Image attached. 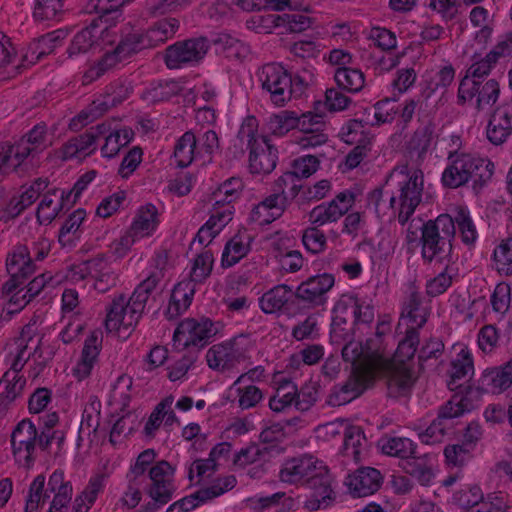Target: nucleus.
I'll use <instances>...</instances> for the list:
<instances>
[{"label":"nucleus","mask_w":512,"mask_h":512,"mask_svg":"<svg viewBox=\"0 0 512 512\" xmlns=\"http://www.w3.org/2000/svg\"><path fill=\"white\" fill-rule=\"evenodd\" d=\"M63 0H36L33 17L36 21L58 20L63 14Z\"/></svg>","instance_id":"62"},{"label":"nucleus","mask_w":512,"mask_h":512,"mask_svg":"<svg viewBox=\"0 0 512 512\" xmlns=\"http://www.w3.org/2000/svg\"><path fill=\"white\" fill-rule=\"evenodd\" d=\"M362 128L360 121L352 120L347 124V133L344 134L346 143H357L346 156V165L350 169L357 167L371 150V138L363 136Z\"/></svg>","instance_id":"31"},{"label":"nucleus","mask_w":512,"mask_h":512,"mask_svg":"<svg viewBox=\"0 0 512 512\" xmlns=\"http://www.w3.org/2000/svg\"><path fill=\"white\" fill-rule=\"evenodd\" d=\"M297 114L284 110L273 114L267 121L268 131L275 136H283L293 129H297Z\"/></svg>","instance_id":"60"},{"label":"nucleus","mask_w":512,"mask_h":512,"mask_svg":"<svg viewBox=\"0 0 512 512\" xmlns=\"http://www.w3.org/2000/svg\"><path fill=\"white\" fill-rule=\"evenodd\" d=\"M319 469L323 471V462L305 454L286 460L279 471V478L284 483L306 485Z\"/></svg>","instance_id":"16"},{"label":"nucleus","mask_w":512,"mask_h":512,"mask_svg":"<svg viewBox=\"0 0 512 512\" xmlns=\"http://www.w3.org/2000/svg\"><path fill=\"white\" fill-rule=\"evenodd\" d=\"M163 278V272L154 270L135 288L131 295V300H133L132 314H138L140 310L144 311L150 294L160 285Z\"/></svg>","instance_id":"43"},{"label":"nucleus","mask_w":512,"mask_h":512,"mask_svg":"<svg viewBox=\"0 0 512 512\" xmlns=\"http://www.w3.org/2000/svg\"><path fill=\"white\" fill-rule=\"evenodd\" d=\"M334 79L338 87L350 93L361 91L365 85V77L361 70L349 67L337 68Z\"/></svg>","instance_id":"53"},{"label":"nucleus","mask_w":512,"mask_h":512,"mask_svg":"<svg viewBox=\"0 0 512 512\" xmlns=\"http://www.w3.org/2000/svg\"><path fill=\"white\" fill-rule=\"evenodd\" d=\"M421 255L431 263L450 261L456 228L453 217L441 214L421 225Z\"/></svg>","instance_id":"5"},{"label":"nucleus","mask_w":512,"mask_h":512,"mask_svg":"<svg viewBox=\"0 0 512 512\" xmlns=\"http://www.w3.org/2000/svg\"><path fill=\"white\" fill-rule=\"evenodd\" d=\"M335 278L330 273L318 274L302 282L295 291V297L314 306L326 302V293L334 286Z\"/></svg>","instance_id":"24"},{"label":"nucleus","mask_w":512,"mask_h":512,"mask_svg":"<svg viewBox=\"0 0 512 512\" xmlns=\"http://www.w3.org/2000/svg\"><path fill=\"white\" fill-rule=\"evenodd\" d=\"M335 312L338 314H347L350 312L354 317V323L369 325L374 320V307L369 301L359 299L354 294H344L335 305Z\"/></svg>","instance_id":"33"},{"label":"nucleus","mask_w":512,"mask_h":512,"mask_svg":"<svg viewBox=\"0 0 512 512\" xmlns=\"http://www.w3.org/2000/svg\"><path fill=\"white\" fill-rule=\"evenodd\" d=\"M258 79L262 89L269 94L270 100L277 106H283L293 94L294 82L297 85L300 80L292 79L287 70L279 64H266L258 73Z\"/></svg>","instance_id":"7"},{"label":"nucleus","mask_w":512,"mask_h":512,"mask_svg":"<svg viewBox=\"0 0 512 512\" xmlns=\"http://www.w3.org/2000/svg\"><path fill=\"white\" fill-rule=\"evenodd\" d=\"M494 164L487 158L465 152H450L448 165L441 177L442 184L451 189L472 181L475 191L481 190L493 176Z\"/></svg>","instance_id":"1"},{"label":"nucleus","mask_w":512,"mask_h":512,"mask_svg":"<svg viewBox=\"0 0 512 512\" xmlns=\"http://www.w3.org/2000/svg\"><path fill=\"white\" fill-rule=\"evenodd\" d=\"M93 134V145L100 139L104 140L101 147L103 157L112 158L116 156L121 148L128 145L133 139L134 133L130 128L117 129L111 123L103 122L91 127Z\"/></svg>","instance_id":"19"},{"label":"nucleus","mask_w":512,"mask_h":512,"mask_svg":"<svg viewBox=\"0 0 512 512\" xmlns=\"http://www.w3.org/2000/svg\"><path fill=\"white\" fill-rule=\"evenodd\" d=\"M64 37L65 33L62 30H55L39 37L29 44L26 53L23 55V60L27 64H35L44 56L52 53L58 42Z\"/></svg>","instance_id":"39"},{"label":"nucleus","mask_w":512,"mask_h":512,"mask_svg":"<svg viewBox=\"0 0 512 512\" xmlns=\"http://www.w3.org/2000/svg\"><path fill=\"white\" fill-rule=\"evenodd\" d=\"M266 20L275 26H284L293 33L302 32L311 27L313 20L301 13H291L283 15H268Z\"/></svg>","instance_id":"58"},{"label":"nucleus","mask_w":512,"mask_h":512,"mask_svg":"<svg viewBox=\"0 0 512 512\" xmlns=\"http://www.w3.org/2000/svg\"><path fill=\"white\" fill-rule=\"evenodd\" d=\"M102 347V335L99 331H93L85 339L81 356L72 370L73 376L79 381L88 378L94 366L98 362V357Z\"/></svg>","instance_id":"29"},{"label":"nucleus","mask_w":512,"mask_h":512,"mask_svg":"<svg viewBox=\"0 0 512 512\" xmlns=\"http://www.w3.org/2000/svg\"><path fill=\"white\" fill-rule=\"evenodd\" d=\"M444 348V343L440 338L430 337L426 340L418 352L419 368L424 370L435 366L443 356Z\"/></svg>","instance_id":"56"},{"label":"nucleus","mask_w":512,"mask_h":512,"mask_svg":"<svg viewBox=\"0 0 512 512\" xmlns=\"http://www.w3.org/2000/svg\"><path fill=\"white\" fill-rule=\"evenodd\" d=\"M6 269L10 279L3 285V291L11 294L35 272L31 252L26 245H16L6 258Z\"/></svg>","instance_id":"14"},{"label":"nucleus","mask_w":512,"mask_h":512,"mask_svg":"<svg viewBox=\"0 0 512 512\" xmlns=\"http://www.w3.org/2000/svg\"><path fill=\"white\" fill-rule=\"evenodd\" d=\"M208 366L219 372H229L243 360V353L234 341H226L210 347L206 353Z\"/></svg>","instance_id":"23"},{"label":"nucleus","mask_w":512,"mask_h":512,"mask_svg":"<svg viewBox=\"0 0 512 512\" xmlns=\"http://www.w3.org/2000/svg\"><path fill=\"white\" fill-rule=\"evenodd\" d=\"M236 484L237 480L234 475L218 477L208 486L202 487L191 495L179 500L178 503L180 504V509L184 512H189L200 504L212 501L213 499L232 490Z\"/></svg>","instance_id":"21"},{"label":"nucleus","mask_w":512,"mask_h":512,"mask_svg":"<svg viewBox=\"0 0 512 512\" xmlns=\"http://www.w3.org/2000/svg\"><path fill=\"white\" fill-rule=\"evenodd\" d=\"M499 95L500 85L497 80L483 81L463 77L458 87L457 104L465 105L476 99V109L481 111L494 105L498 101Z\"/></svg>","instance_id":"8"},{"label":"nucleus","mask_w":512,"mask_h":512,"mask_svg":"<svg viewBox=\"0 0 512 512\" xmlns=\"http://www.w3.org/2000/svg\"><path fill=\"white\" fill-rule=\"evenodd\" d=\"M218 332L215 324L208 318H187L180 322L173 334L174 342L187 347L204 346Z\"/></svg>","instance_id":"13"},{"label":"nucleus","mask_w":512,"mask_h":512,"mask_svg":"<svg viewBox=\"0 0 512 512\" xmlns=\"http://www.w3.org/2000/svg\"><path fill=\"white\" fill-rule=\"evenodd\" d=\"M213 262L214 258L210 250L198 254L192 263L189 281L194 284L202 283L211 274Z\"/></svg>","instance_id":"63"},{"label":"nucleus","mask_w":512,"mask_h":512,"mask_svg":"<svg viewBox=\"0 0 512 512\" xmlns=\"http://www.w3.org/2000/svg\"><path fill=\"white\" fill-rule=\"evenodd\" d=\"M102 30L99 29L97 20H93L90 25L77 32L67 49L69 57L87 53L98 41Z\"/></svg>","instance_id":"42"},{"label":"nucleus","mask_w":512,"mask_h":512,"mask_svg":"<svg viewBox=\"0 0 512 512\" xmlns=\"http://www.w3.org/2000/svg\"><path fill=\"white\" fill-rule=\"evenodd\" d=\"M288 204L287 195L272 193L253 207L249 220L259 226L270 224L282 216Z\"/></svg>","instance_id":"26"},{"label":"nucleus","mask_w":512,"mask_h":512,"mask_svg":"<svg viewBox=\"0 0 512 512\" xmlns=\"http://www.w3.org/2000/svg\"><path fill=\"white\" fill-rule=\"evenodd\" d=\"M343 447L347 457H352L355 462L362 459L366 448V438L359 427L348 426L343 437Z\"/></svg>","instance_id":"55"},{"label":"nucleus","mask_w":512,"mask_h":512,"mask_svg":"<svg viewBox=\"0 0 512 512\" xmlns=\"http://www.w3.org/2000/svg\"><path fill=\"white\" fill-rule=\"evenodd\" d=\"M46 477L43 474L37 475L29 485L25 496L24 512H40L49 499L48 487L45 488Z\"/></svg>","instance_id":"49"},{"label":"nucleus","mask_w":512,"mask_h":512,"mask_svg":"<svg viewBox=\"0 0 512 512\" xmlns=\"http://www.w3.org/2000/svg\"><path fill=\"white\" fill-rule=\"evenodd\" d=\"M385 369L389 370L386 381L388 397L393 399L408 397L416 381L410 365L391 362Z\"/></svg>","instance_id":"25"},{"label":"nucleus","mask_w":512,"mask_h":512,"mask_svg":"<svg viewBox=\"0 0 512 512\" xmlns=\"http://www.w3.org/2000/svg\"><path fill=\"white\" fill-rule=\"evenodd\" d=\"M374 379V372L371 367L355 368L344 384L332 389L328 397V403L332 406L349 403L360 396L373 383Z\"/></svg>","instance_id":"10"},{"label":"nucleus","mask_w":512,"mask_h":512,"mask_svg":"<svg viewBox=\"0 0 512 512\" xmlns=\"http://www.w3.org/2000/svg\"><path fill=\"white\" fill-rule=\"evenodd\" d=\"M196 147V136L192 131L185 132L177 140L174 147V158L179 167H187L196 157H199Z\"/></svg>","instance_id":"52"},{"label":"nucleus","mask_w":512,"mask_h":512,"mask_svg":"<svg viewBox=\"0 0 512 512\" xmlns=\"http://www.w3.org/2000/svg\"><path fill=\"white\" fill-rule=\"evenodd\" d=\"M474 374V363L472 353L467 347H461L456 357L452 359L448 371V387L454 391L460 389L464 382H467Z\"/></svg>","instance_id":"35"},{"label":"nucleus","mask_w":512,"mask_h":512,"mask_svg":"<svg viewBox=\"0 0 512 512\" xmlns=\"http://www.w3.org/2000/svg\"><path fill=\"white\" fill-rule=\"evenodd\" d=\"M91 278L93 287L100 293H105L117 283V273L104 255H98L90 259Z\"/></svg>","instance_id":"37"},{"label":"nucleus","mask_w":512,"mask_h":512,"mask_svg":"<svg viewBox=\"0 0 512 512\" xmlns=\"http://www.w3.org/2000/svg\"><path fill=\"white\" fill-rule=\"evenodd\" d=\"M403 470L422 486H430L435 478V463L432 456L424 454L410 458L402 463Z\"/></svg>","instance_id":"36"},{"label":"nucleus","mask_w":512,"mask_h":512,"mask_svg":"<svg viewBox=\"0 0 512 512\" xmlns=\"http://www.w3.org/2000/svg\"><path fill=\"white\" fill-rule=\"evenodd\" d=\"M354 203V195L349 191L340 192L327 203L314 207L309 213V221L317 227L338 221Z\"/></svg>","instance_id":"20"},{"label":"nucleus","mask_w":512,"mask_h":512,"mask_svg":"<svg viewBox=\"0 0 512 512\" xmlns=\"http://www.w3.org/2000/svg\"><path fill=\"white\" fill-rule=\"evenodd\" d=\"M37 442V429L29 419L20 421L11 435L14 458L20 465L29 467L33 462V453Z\"/></svg>","instance_id":"17"},{"label":"nucleus","mask_w":512,"mask_h":512,"mask_svg":"<svg viewBox=\"0 0 512 512\" xmlns=\"http://www.w3.org/2000/svg\"><path fill=\"white\" fill-rule=\"evenodd\" d=\"M429 309L423 304V299L418 290L411 286L404 302L402 318L409 328L419 330L427 322Z\"/></svg>","instance_id":"34"},{"label":"nucleus","mask_w":512,"mask_h":512,"mask_svg":"<svg viewBox=\"0 0 512 512\" xmlns=\"http://www.w3.org/2000/svg\"><path fill=\"white\" fill-rule=\"evenodd\" d=\"M418 344L419 330L407 327L405 337L399 342L394 358L391 357V362L406 363L405 360H410L415 355Z\"/></svg>","instance_id":"59"},{"label":"nucleus","mask_w":512,"mask_h":512,"mask_svg":"<svg viewBox=\"0 0 512 512\" xmlns=\"http://www.w3.org/2000/svg\"><path fill=\"white\" fill-rule=\"evenodd\" d=\"M178 28L179 21L176 18H165L156 22L143 33L148 48L156 47L166 42L175 35Z\"/></svg>","instance_id":"48"},{"label":"nucleus","mask_w":512,"mask_h":512,"mask_svg":"<svg viewBox=\"0 0 512 512\" xmlns=\"http://www.w3.org/2000/svg\"><path fill=\"white\" fill-rule=\"evenodd\" d=\"M53 143V133H49L45 122H39L17 142L0 145V175L26 166V160H33Z\"/></svg>","instance_id":"2"},{"label":"nucleus","mask_w":512,"mask_h":512,"mask_svg":"<svg viewBox=\"0 0 512 512\" xmlns=\"http://www.w3.org/2000/svg\"><path fill=\"white\" fill-rule=\"evenodd\" d=\"M205 37L177 41L165 50L164 61L169 69H180L200 62L209 50Z\"/></svg>","instance_id":"9"},{"label":"nucleus","mask_w":512,"mask_h":512,"mask_svg":"<svg viewBox=\"0 0 512 512\" xmlns=\"http://www.w3.org/2000/svg\"><path fill=\"white\" fill-rule=\"evenodd\" d=\"M512 134V105L498 106L490 116L486 135L494 145H501Z\"/></svg>","instance_id":"30"},{"label":"nucleus","mask_w":512,"mask_h":512,"mask_svg":"<svg viewBox=\"0 0 512 512\" xmlns=\"http://www.w3.org/2000/svg\"><path fill=\"white\" fill-rule=\"evenodd\" d=\"M130 1L131 0H89L85 6V11L90 14H98L101 21L105 19V21L108 22L110 15L112 20L118 18L121 15V7Z\"/></svg>","instance_id":"57"},{"label":"nucleus","mask_w":512,"mask_h":512,"mask_svg":"<svg viewBox=\"0 0 512 512\" xmlns=\"http://www.w3.org/2000/svg\"><path fill=\"white\" fill-rule=\"evenodd\" d=\"M133 300L125 294L115 295L106 308L105 328L108 332H119L121 329L131 331L142 317L143 310L132 314Z\"/></svg>","instance_id":"11"},{"label":"nucleus","mask_w":512,"mask_h":512,"mask_svg":"<svg viewBox=\"0 0 512 512\" xmlns=\"http://www.w3.org/2000/svg\"><path fill=\"white\" fill-rule=\"evenodd\" d=\"M398 178L397 190L390 197V207L398 212V222L405 225L421 203L424 175L421 169L402 165L394 168L391 177Z\"/></svg>","instance_id":"4"},{"label":"nucleus","mask_w":512,"mask_h":512,"mask_svg":"<svg viewBox=\"0 0 512 512\" xmlns=\"http://www.w3.org/2000/svg\"><path fill=\"white\" fill-rule=\"evenodd\" d=\"M85 217L86 212L81 208L75 210L71 215H69L59 231V242L62 243V245L65 246L73 244L74 239L72 235L77 233Z\"/></svg>","instance_id":"64"},{"label":"nucleus","mask_w":512,"mask_h":512,"mask_svg":"<svg viewBox=\"0 0 512 512\" xmlns=\"http://www.w3.org/2000/svg\"><path fill=\"white\" fill-rule=\"evenodd\" d=\"M96 146L93 145V134L91 128L85 133L69 139L61 148L55 151V155L62 161L73 158H84L90 155Z\"/></svg>","instance_id":"38"},{"label":"nucleus","mask_w":512,"mask_h":512,"mask_svg":"<svg viewBox=\"0 0 512 512\" xmlns=\"http://www.w3.org/2000/svg\"><path fill=\"white\" fill-rule=\"evenodd\" d=\"M148 48L144 34L133 31L125 35L113 51L106 52L108 56H113L115 64L125 60L132 54Z\"/></svg>","instance_id":"46"},{"label":"nucleus","mask_w":512,"mask_h":512,"mask_svg":"<svg viewBox=\"0 0 512 512\" xmlns=\"http://www.w3.org/2000/svg\"><path fill=\"white\" fill-rule=\"evenodd\" d=\"M297 386L288 379L279 382L275 394L269 399V407L274 412H283L292 405L296 407Z\"/></svg>","instance_id":"50"},{"label":"nucleus","mask_w":512,"mask_h":512,"mask_svg":"<svg viewBox=\"0 0 512 512\" xmlns=\"http://www.w3.org/2000/svg\"><path fill=\"white\" fill-rule=\"evenodd\" d=\"M40 342L41 339L34 334L33 325L23 327L20 336L15 339L14 347L9 353L10 369L0 380L1 394L8 401H14L22 395L26 380L19 373L29 358L37 352Z\"/></svg>","instance_id":"3"},{"label":"nucleus","mask_w":512,"mask_h":512,"mask_svg":"<svg viewBox=\"0 0 512 512\" xmlns=\"http://www.w3.org/2000/svg\"><path fill=\"white\" fill-rule=\"evenodd\" d=\"M333 478L327 466L323 464V471L319 469L306 486L311 490L309 498L304 502V508L309 511L326 509L336 500L333 487Z\"/></svg>","instance_id":"15"},{"label":"nucleus","mask_w":512,"mask_h":512,"mask_svg":"<svg viewBox=\"0 0 512 512\" xmlns=\"http://www.w3.org/2000/svg\"><path fill=\"white\" fill-rule=\"evenodd\" d=\"M73 201L66 195V191L60 188H54L45 193L37 208V219L41 224L51 223L58 214L69 209Z\"/></svg>","instance_id":"32"},{"label":"nucleus","mask_w":512,"mask_h":512,"mask_svg":"<svg viewBox=\"0 0 512 512\" xmlns=\"http://www.w3.org/2000/svg\"><path fill=\"white\" fill-rule=\"evenodd\" d=\"M434 132L435 125L432 122H427L419 126L408 141V150L410 152H416L418 158H422L431 146Z\"/></svg>","instance_id":"54"},{"label":"nucleus","mask_w":512,"mask_h":512,"mask_svg":"<svg viewBox=\"0 0 512 512\" xmlns=\"http://www.w3.org/2000/svg\"><path fill=\"white\" fill-rule=\"evenodd\" d=\"M378 445L384 454L401 458L403 461L415 454L416 450L414 442L405 437H383Z\"/></svg>","instance_id":"51"},{"label":"nucleus","mask_w":512,"mask_h":512,"mask_svg":"<svg viewBox=\"0 0 512 512\" xmlns=\"http://www.w3.org/2000/svg\"><path fill=\"white\" fill-rule=\"evenodd\" d=\"M479 382L486 393L499 394L512 385V368L506 363L501 367L486 369Z\"/></svg>","instance_id":"40"},{"label":"nucleus","mask_w":512,"mask_h":512,"mask_svg":"<svg viewBox=\"0 0 512 512\" xmlns=\"http://www.w3.org/2000/svg\"><path fill=\"white\" fill-rule=\"evenodd\" d=\"M159 222L157 208L153 204L147 203L138 209L129 229L131 233L138 236V238H144L152 235L156 231Z\"/></svg>","instance_id":"41"},{"label":"nucleus","mask_w":512,"mask_h":512,"mask_svg":"<svg viewBox=\"0 0 512 512\" xmlns=\"http://www.w3.org/2000/svg\"><path fill=\"white\" fill-rule=\"evenodd\" d=\"M258 121L254 116L244 119L238 131V139L249 149V168L254 174H269L277 162V149L266 137L258 135Z\"/></svg>","instance_id":"6"},{"label":"nucleus","mask_w":512,"mask_h":512,"mask_svg":"<svg viewBox=\"0 0 512 512\" xmlns=\"http://www.w3.org/2000/svg\"><path fill=\"white\" fill-rule=\"evenodd\" d=\"M390 323L382 320L378 321L375 332L367 338L364 350L367 365L374 372V377L379 370H384L391 364L392 350L387 348L385 337L390 333Z\"/></svg>","instance_id":"12"},{"label":"nucleus","mask_w":512,"mask_h":512,"mask_svg":"<svg viewBox=\"0 0 512 512\" xmlns=\"http://www.w3.org/2000/svg\"><path fill=\"white\" fill-rule=\"evenodd\" d=\"M292 296H295V292L288 285H277L261 296L259 299L260 308L266 314L278 312Z\"/></svg>","instance_id":"44"},{"label":"nucleus","mask_w":512,"mask_h":512,"mask_svg":"<svg viewBox=\"0 0 512 512\" xmlns=\"http://www.w3.org/2000/svg\"><path fill=\"white\" fill-rule=\"evenodd\" d=\"M47 487L49 498L52 495V499L46 512H67L74 489L72 482L66 478L64 471L61 469L54 470L47 480Z\"/></svg>","instance_id":"22"},{"label":"nucleus","mask_w":512,"mask_h":512,"mask_svg":"<svg viewBox=\"0 0 512 512\" xmlns=\"http://www.w3.org/2000/svg\"><path fill=\"white\" fill-rule=\"evenodd\" d=\"M47 187V179H36L20 196L10 200L7 207L8 212L13 216L19 215L23 210L31 206Z\"/></svg>","instance_id":"47"},{"label":"nucleus","mask_w":512,"mask_h":512,"mask_svg":"<svg viewBox=\"0 0 512 512\" xmlns=\"http://www.w3.org/2000/svg\"><path fill=\"white\" fill-rule=\"evenodd\" d=\"M512 55V31L484 57L473 62L467 69L466 75L473 80H480L487 76L499 58Z\"/></svg>","instance_id":"28"},{"label":"nucleus","mask_w":512,"mask_h":512,"mask_svg":"<svg viewBox=\"0 0 512 512\" xmlns=\"http://www.w3.org/2000/svg\"><path fill=\"white\" fill-rule=\"evenodd\" d=\"M382 480L379 470L373 467H361L348 475L345 484L354 497H366L380 488Z\"/></svg>","instance_id":"27"},{"label":"nucleus","mask_w":512,"mask_h":512,"mask_svg":"<svg viewBox=\"0 0 512 512\" xmlns=\"http://www.w3.org/2000/svg\"><path fill=\"white\" fill-rule=\"evenodd\" d=\"M494 267L500 275H512V238L503 239L493 252Z\"/></svg>","instance_id":"61"},{"label":"nucleus","mask_w":512,"mask_h":512,"mask_svg":"<svg viewBox=\"0 0 512 512\" xmlns=\"http://www.w3.org/2000/svg\"><path fill=\"white\" fill-rule=\"evenodd\" d=\"M250 250V238L245 234L234 235L226 244L222 253L221 265L232 267L244 258Z\"/></svg>","instance_id":"45"},{"label":"nucleus","mask_w":512,"mask_h":512,"mask_svg":"<svg viewBox=\"0 0 512 512\" xmlns=\"http://www.w3.org/2000/svg\"><path fill=\"white\" fill-rule=\"evenodd\" d=\"M151 485L148 494L159 505L167 504L175 491L174 468L165 460L157 462L149 469Z\"/></svg>","instance_id":"18"}]
</instances>
